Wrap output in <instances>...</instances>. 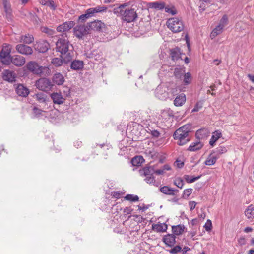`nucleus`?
<instances>
[{
    "label": "nucleus",
    "instance_id": "f257e3e1",
    "mask_svg": "<svg viewBox=\"0 0 254 254\" xmlns=\"http://www.w3.org/2000/svg\"><path fill=\"white\" fill-rule=\"evenodd\" d=\"M129 3V2L121 4L113 9V13L120 17L123 21L127 23L135 22L138 18L137 6L132 4L130 7H128Z\"/></svg>",
    "mask_w": 254,
    "mask_h": 254
},
{
    "label": "nucleus",
    "instance_id": "f03ea898",
    "mask_svg": "<svg viewBox=\"0 0 254 254\" xmlns=\"http://www.w3.org/2000/svg\"><path fill=\"white\" fill-rule=\"evenodd\" d=\"M56 49L61 53V57L65 62H70L72 60L73 48L67 39L60 38L56 42Z\"/></svg>",
    "mask_w": 254,
    "mask_h": 254
},
{
    "label": "nucleus",
    "instance_id": "7ed1b4c3",
    "mask_svg": "<svg viewBox=\"0 0 254 254\" xmlns=\"http://www.w3.org/2000/svg\"><path fill=\"white\" fill-rule=\"evenodd\" d=\"M190 131L186 126L177 129L173 134L174 139L178 140L179 145H183L190 140Z\"/></svg>",
    "mask_w": 254,
    "mask_h": 254
},
{
    "label": "nucleus",
    "instance_id": "20e7f679",
    "mask_svg": "<svg viewBox=\"0 0 254 254\" xmlns=\"http://www.w3.org/2000/svg\"><path fill=\"white\" fill-rule=\"evenodd\" d=\"M107 10V7L105 6H98L96 7L89 8L86 10L85 14H82L79 17V20L81 22H84L87 19L93 16L95 13L106 12Z\"/></svg>",
    "mask_w": 254,
    "mask_h": 254
},
{
    "label": "nucleus",
    "instance_id": "39448f33",
    "mask_svg": "<svg viewBox=\"0 0 254 254\" xmlns=\"http://www.w3.org/2000/svg\"><path fill=\"white\" fill-rule=\"evenodd\" d=\"M168 28L174 33H178L182 31L184 28L183 21L177 17L169 19L167 21Z\"/></svg>",
    "mask_w": 254,
    "mask_h": 254
},
{
    "label": "nucleus",
    "instance_id": "423d86ee",
    "mask_svg": "<svg viewBox=\"0 0 254 254\" xmlns=\"http://www.w3.org/2000/svg\"><path fill=\"white\" fill-rule=\"evenodd\" d=\"M26 67L27 69L33 74L40 76L45 75L44 72L49 70L48 67L39 66L36 62L33 61L28 62L26 64Z\"/></svg>",
    "mask_w": 254,
    "mask_h": 254
},
{
    "label": "nucleus",
    "instance_id": "0eeeda50",
    "mask_svg": "<svg viewBox=\"0 0 254 254\" xmlns=\"http://www.w3.org/2000/svg\"><path fill=\"white\" fill-rule=\"evenodd\" d=\"M154 173V169L152 166H146L139 170V174L142 177H145V181L149 184H153L155 183V179L153 176Z\"/></svg>",
    "mask_w": 254,
    "mask_h": 254
},
{
    "label": "nucleus",
    "instance_id": "6e6552de",
    "mask_svg": "<svg viewBox=\"0 0 254 254\" xmlns=\"http://www.w3.org/2000/svg\"><path fill=\"white\" fill-rule=\"evenodd\" d=\"M35 85L37 88L43 91H48L51 90L53 86V84L51 81L46 78H42L38 80L35 83Z\"/></svg>",
    "mask_w": 254,
    "mask_h": 254
},
{
    "label": "nucleus",
    "instance_id": "1a4fd4ad",
    "mask_svg": "<svg viewBox=\"0 0 254 254\" xmlns=\"http://www.w3.org/2000/svg\"><path fill=\"white\" fill-rule=\"evenodd\" d=\"M89 23L87 25L77 26L74 28V33L76 37L81 38L84 35L88 33L89 31Z\"/></svg>",
    "mask_w": 254,
    "mask_h": 254
},
{
    "label": "nucleus",
    "instance_id": "9d476101",
    "mask_svg": "<svg viewBox=\"0 0 254 254\" xmlns=\"http://www.w3.org/2000/svg\"><path fill=\"white\" fill-rule=\"evenodd\" d=\"M15 49L19 53L22 55H30L33 53L32 48L24 44H18Z\"/></svg>",
    "mask_w": 254,
    "mask_h": 254
},
{
    "label": "nucleus",
    "instance_id": "9b49d317",
    "mask_svg": "<svg viewBox=\"0 0 254 254\" xmlns=\"http://www.w3.org/2000/svg\"><path fill=\"white\" fill-rule=\"evenodd\" d=\"M89 29L103 32L105 30V25L100 20L94 21L89 23Z\"/></svg>",
    "mask_w": 254,
    "mask_h": 254
},
{
    "label": "nucleus",
    "instance_id": "f8f14e48",
    "mask_svg": "<svg viewBox=\"0 0 254 254\" xmlns=\"http://www.w3.org/2000/svg\"><path fill=\"white\" fill-rule=\"evenodd\" d=\"M15 91L18 96L22 97H26L29 94L28 88L21 84L17 85L15 88Z\"/></svg>",
    "mask_w": 254,
    "mask_h": 254
},
{
    "label": "nucleus",
    "instance_id": "ddd939ff",
    "mask_svg": "<svg viewBox=\"0 0 254 254\" xmlns=\"http://www.w3.org/2000/svg\"><path fill=\"white\" fill-rule=\"evenodd\" d=\"M35 49L39 52L44 53L49 48V44L45 40L39 41L35 45Z\"/></svg>",
    "mask_w": 254,
    "mask_h": 254
},
{
    "label": "nucleus",
    "instance_id": "4468645a",
    "mask_svg": "<svg viewBox=\"0 0 254 254\" xmlns=\"http://www.w3.org/2000/svg\"><path fill=\"white\" fill-rule=\"evenodd\" d=\"M11 63L14 65L21 67L25 63V59L20 55H14L11 57Z\"/></svg>",
    "mask_w": 254,
    "mask_h": 254
},
{
    "label": "nucleus",
    "instance_id": "2eb2a0df",
    "mask_svg": "<svg viewBox=\"0 0 254 254\" xmlns=\"http://www.w3.org/2000/svg\"><path fill=\"white\" fill-rule=\"evenodd\" d=\"M75 25V23L72 21L65 22L63 24L59 25L57 30L58 32H64L71 29Z\"/></svg>",
    "mask_w": 254,
    "mask_h": 254
},
{
    "label": "nucleus",
    "instance_id": "dca6fc26",
    "mask_svg": "<svg viewBox=\"0 0 254 254\" xmlns=\"http://www.w3.org/2000/svg\"><path fill=\"white\" fill-rule=\"evenodd\" d=\"M50 97L54 104H62L64 102L65 98L61 93L54 92L50 95Z\"/></svg>",
    "mask_w": 254,
    "mask_h": 254
},
{
    "label": "nucleus",
    "instance_id": "f3484780",
    "mask_svg": "<svg viewBox=\"0 0 254 254\" xmlns=\"http://www.w3.org/2000/svg\"><path fill=\"white\" fill-rule=\"evenodd\" d=\"M176 236L172 234H168L165 235L163 238V242L166 246L172 247L176 243Z\"/></svg>",
    "mask_w": 254,
    "mask_h": 254
},
{
    "label": "nucleus",
    "instance_id": "a211bd4d",
    "mask_svg": "<svg viewBox=\"0 0 254 254\" xmlns=\"http://www.w3.org/2000/svg\"><path fill=\"white\" fill-rule=\"evenodd\" d=\"M3 78L4 80L12 82L15 80V74L9 70H4L3 72Z\"/></svg>",
    "mask_w": 254,
    "mask_h": 254
},
{
    "label": "nucleus",
    "instance_id": "6ab92c4d",
    "mask_svg": "<svg viewBox=\"0 0 254 254\" xmlns=\"http://www.w3.org/2000/svg\"><path fill=\"white\" fill-rule=\"evenodd\" d=\"M159 190L162 193L169 195H175L179 192L178 190L173 189L166 186L161 187Z\"/></svg>",
    "mask_w": 254,
    "mask_h": 254
},
{
    "label": "nucleus",
    "instance_id": "aec40b11",
    "mask_svg": "<svg viewBox=\"0 0 254 254\" xmlns=\"http://www.w3.org/2000/svg\"><path fill=\"white\" fill-rule=\"evenodd\" d=\"M52 80L57 85H63L65 81L64 76L60 73L55 74L53 76Z\"/></svg>",
    "mask_w": 254,
    "mask_h": 254
},
{
    "label": "nucleus",
    "instance_id": "412c9836",
    "mask_svg": "<svg viewBox=\"0 0 254 254\" xmlns=\"http://www.w3.org/2000/svg\"><path fill=\"white\" fill-rule=\"evenodd\" d=\"M152 228L157 232H164L167 229V225L164 223L158 224H153L152 225Z\"/></svg>",
    "mask_w": 254,
    "mask_h": 254
},
{
    "label": "nucleus",
    "instance_id": "4be33fe9",
    "mask_svg": "<svg viewBox=\"0 0 254 254\" xmlns=\"http://www.w3.org/2000/svg\"><path fill=\"white\" fill-rule=\"evenodd\" d=\"M186 98L184 93H182L177 96L174 100V104L176 106H181L186 102Z\"/></svg>",
    "mask_w": 254,
    "mask_h": 254
},
{
    "label": "nucleus",
    "instance_id": "5701e85b",
    "mask_svg": "<svg viewBox=\"0 0 254 254\" xmlns=\"http://www.w3.org/2000/svg\"><path fill=\"white\" fill-rule=\"evenodd\" d=\"M218 158V156H217L215 154L212 152L207 158L204 164L207 166L213 165L216 163Z\"/></svg>",
    "mask_w": 254,
    "mask_h": 254
},
{
    "label": "nucleus",
    "instance_id": "b1692460",
    "mask_svg": "<svg viewBox=\"0 0 254 254\" xmlns=\"http://www.w3.org/2000/svg\"><path fill=\"white\" fill-rule=\"evenodd\" d=\"M185 228V227L183 225L179 224L176 226H172V234H174L175 236L181 235L183 233Z\"/></svg>",
    "mask_w": 254,
    "mask_h": 254
},
{
    "label": "nucleus",
    "instance_id": "393cba45",
    "mask_svg": "<svg viewBox=\"0 0 254 254\" xmlns=\"http://www.w3.org/2000/svg\"><path fill=\"white\" fill-rule=\"evenodd\" d=\"M33 97L40 103H46L47 100V95L41 92L35 94Z\"/></svg>",
    "mask_w": 254,
    "mask_h": 254
},
{
    "label": "nucleus",
    "instance_id": "a878e982",
    "mask_svg": "<svg viewBox=\"0 0 254 254\" xmlns=\"http://www.w3.org/2000/svg\"><path fill=\"white\" fill-rule=\"evenodd\" d=\"M170 55L172 60H178L181 58L180 49L178 47L172 49L170 50Z\"/></svg>",
    "mask_w": 254,
    "mask_h": 254
},
{
    "label": "nucleus",
    "instance_id": "bb28decb",
    "mask_svg": "<svg viewBox=\"0 0 254 254\" xmlns=\"http://www.w3.org/2000/svg\"><path fill=\"white\" fill-rule=\"evenodd\" d=\"M203 146L202 143L199 141L192 143L188 148V150L190 151H196L200 149Z\"/></svg>",
    "mask_w": 254,
    "mask_h": 254
},
{
    "label": "nucleus",
    "instance_id": "cd10ccee",
    "mask_svg": "<svg viewBox=\"0 0 254 254\" xmlns=\"http://www.w3.org/2000/svg\"><path fill=\"white\" fill-rule=\"evenodd\" d=\"M84 65L82 61L74 60L71 62V68L75 70H80L83 68Z\"/></svg>",
    "mask_w": 254,
    "mask_h": 254
},
{
    "label": "nucleus",
    "instance_id": "c85d7f7f",
    "mask_svg": "<svg viewBox=\"0 0 254 254\" xmlns=\"http://www.w3.org/2000/svg\"><path fill=\"white\" fill-rule=\"evenodd\" d=\"M34 41V37L32 35L27 34L20 36V41L23 43L29 44Z\"/></svg>",
    "mask_w": 254,
    "mask_h": 254
},
{
    "label": "nucleus",
    "instance_id": "c756f323",
    "mask_svg": "<svg viewBox=\"0 0 254 254\" xmlns=\"http://www.w3.org/2000/svg\"><path fill=\"white\" fill-rule=\"evenodd\" d=\"M149 7L152 8H154L159 10H162L165 8V4L163 2H150L148 4Z\"/></svg>",
    "mask_w": 254,
    "mask_h": 254
},
{
    "label": "nucleus",
    "instance_id": "7c9ffc66",
    "mask_svg": "<svg viewBox=\"0 0 254 254\" xmlns=\"http://www.w3.org/2000/svg\"><path fill=\"white\" fill-rule=\"evenodd\" d=\"M11 46L8 44H4L0 52V56H11Z\"/></svg>",
    "mask_w": 254,
    "mask_h": 254
},
{
    "label": "nucleus",
    "instance_id": "2f4dec72",
    "mask_svg": "<svg viewBox=\"0 0 254 254\" xmlns=\"http://www.w3.org/2000/svg\"><path fill=\"white\" fill-rule=\"evenodd\" d=\"M245 214L248 219H251L254 217V206L252 204L248 206L245 211Z\"/></svg>",
    "mask_w": 254,
    "mask_h": 254
},
{
    "label": "nucleus",
    "instance_id": "473e14b6",
    "mask_svg": "<svg viewBox=\"0 0 254 254\" xmlns=\"http://www.w3.org/2000/svg\"><path fill=\"white\" fill-rule=\"evenodd\" d=\"M144 161L143 158L141 156L134 157L131 161L133 166H138Z\"/></svg>",
    "mask_w": 254,
    "mask_h": 254
},
{
    "label": "nucleus",
    "instance_id": "72a5a7b5",
    "mask_svg": "<svg viewBox=\"0 0 254 254\" xmlns=\"http://www.w3.org/2000/svg\"><path fill=\"white\" fill-rule=\"evenodd\" d=\"M223 27L218 25L212 31L211 33V37L212 39L214 38L217 35L220 34L223 32Z\"/></svg>",
    "mask_w": 254,
    "mask_h": 254
},
{
    "label": "nucleus",
    "instance_id": "f704fd0d",
    "mask_svg": "<svg viewBox=\"0 0 254 254\" xmlns=\"http://www.w3.org/2000/svg\"><path fill=\"white\" fill-rule=\"evenodd\" d=\"M52 63L55 66H61L63 63L67 64L69 62H65L63 58L61 57L60 58H53L52 60Z\"/></svg>",
    "mask_w": 254,
    "mask_h": 254
},
{
    "label": "nucleus",
    "instance_id": "c9c22d12",
    "mask_svg": "<svg viewBox=\"0 0 254 254\" xmlns=\"http://www.w3.org/2000/svg\"><path fill=\"white\" fill-rule=\"evenodd\" d=\"M221 133L219 131H216L213 133L210 140L209 141V144L211 146H214L215 142L221 137Z\"/></svg>",
    "mask_w": 254,
    "mask_h": 254
},
{
    "label": "nucleus",
    "instance_id": "e433bc0d",
    "mask_svg": "<svg viewBox=\"0 0 254 254\" xmlns=\"http://www.w3.org/2000/svg\"><path fill=\"white\" fill-rule=\"evenodd\" d=\"M227 151V150L225 147L221 146L217 147L213 152L219 158L221 154L226 153Z\"/></svg>",
    "mask_w": 254,
    "mask_h": 254
},
{
    "label": "nucleus",
    "instance_id": "4c0bfd02",
    "mask_svg": "<svg viewBox=\"0 0 254 254\" xmlns=\"http://www.w3.org/2000/svg\"><path fill=\"white\" fill-rule=\"evenodd\" d=\"M192 80L191 74L190 72H187L184 74L183 83L185 85L190 84Z\"/></svg>",
    "mask_w": 254,
    "mask_h": 254
},
{
    "label": "nucleus",
    "instance_id": "58836bf2",
    "mask_svg": "<svg viewBox=\"0 0 254 254\" xmlns=\"http://www.w3.org/2000/svg\"><path fill=\"white\" fill-rule=\"evenodd\" d=\"M11 56H0L1 62L3 64L9 65L11 63Z\"/></svg>",
    "mask_w": 254,
    "mask_h": 254
},
{
    "label": "nucleus",
    "instance_id": "ea45409f",
    "mask_svg": "<svg viewBox=\"0 0 254 254\" xmlns=\"http://www.w3.org/2000/svg\"><path fill=\"white\" fill-rule=\"evenodd\" d=\"M200 177V176H198L197 177H193L188 175H185L184 176V179L187 183H191L198 180Z\"/></svg>",
    "mask_w": 254,
    "mask_h": 254
},
{
    "label": "nucleus",
    "instance_id": "a19ab883",
    "mask_svg": "<svg viewBox=\"0 0 254 254\" xmlns=\"http://www.w3.org/2000/svg\"><path fill=\"white\" fill-rule=\"evenodd\" d=\"M184 74L185 71L180 68H175L174 72V75L177 79H181Z\"/></svg>",
    "mask_w": 254,
    "mask_h": 254
},
{
    "label": "nucleus",
    "instance_id": "79ce46f5",
    "mask_svg": "<svg viewBox=\"0 0 254 254\" xmlns=\"http://www.w3.org/2000/svg\"><path fill=\"white\" fill-rule=\"evenodd\" d=\"M125 199L127 200H128L132 202L137 201L139 200V197L137 195L133 194H127L125 197Z\"/></svg>",
    "mask_w": 254,
    "mask_h": 254
},
{
    "label": "nucleus",
    "instance_id": "37998d69",
    "mask_svg": "<svg viewBox=\"0 0 254 254\" xmlns=\"http://www.w3.org/2000/svg\"><path fill=\"white\" fill-rule=\"evenodd\" d=\"M164 9L166 12L171 14L172 15H174L177 13L176 8L173 6L170 7L169 6H165Z\"/></svg>",
    "mask_w": 254,
    "mask_h": 254
},
{
    "label": "nucleus",
    "instance_id": "c03bdc74",
    "mask_svg": "<svg viewBox=\"0 0 254 254\" xmlns=\"http://www.w3.org/2000/svg\"><path fill=\"white\" fill-rule=\"evenodd\" d=\"M174 184L180 189H182L184 185V181L181 178H176Z\"/></svg>",
    "mask_w": 254,
    "mask_h": 254
},
{
    "label": "nucleus",
    "instance_id": "a18cd8bd",
    "mask_svg": "<svg viewBox=\"0 0 254 254\" xmlns=\"http://www.w3.org/2000/svg\"><path fill=\"white\" fill-rule=\"evenodd\" d=\"M228 18L227 15H224L220 21L219 25L222 27H224L228 24Z\"/></svg>",
    "mask_w": 254,
    "mask_h": 254
},
{
    "label": "nucleus",
    "instance_id": "49530a36",
    "mask_svg": "<svg viewBox=\"0 0 254 254\" xmlns=\"http://www.w3.org/2000/svg\"><path fill=\"white\" fill-rule=\"evenodd\" d=\"M192 190H193L191 188L184 190L183 197L184 198L188 197L192 193Z\"/></svg>",
    "mask_w": 254,
    "mask_h": 254
},
{
    "label": "nucleus",
    "instance_id": "de8ad7c7",
    "mask_svg": "<svg viewBox=\"0 0 254 254\" xmlns=\"http://www.w3.org/2000/svg\"><path fill=\"white\" fill-rule=\"evenodd\" d=\"M182 250V248L179 246L177 245L173 248H172L169 251L172 254H176L179 252H180Z\"/></svg>",
    "mask_w": 254,
    "mask_h": 254
},
{
    "label": "nucleus",
    "instance_id": "09e8293b",
    "mask_svg": "<svg viewBox=\"0 0 254 254\" xmlns=\"http://www.w3.org/2000/svg\"><path fill=\"white\" fill-rule=\"evenodd\" d=\"M204 227L205 228L206 231H209L212 229V223L210 220H207V222L205 223Z\"/></svg>",
    "mask_w": 254,
    "mask_h": 254
},
{
    "label": "nucleus",
    "instance_id": "8fccbe9b",
    "mask_svg": "<svg viewBox=\"0 0 254 254\" xmlns=\"http://www.w3.org/2000/svg\"><path fill=\"white\" fill-rule=\"evenodd\" d=\"M47 4L46 5L47 6H49L52 10H55L56 6L55 5V3L53 0H47Z\"/></svg>",
    "mask_w": 254,
    "mask_h": 254
},
{
    "label": "nucleus",
    "instance_id": "3c124183",
    "mask_svg": "<svg viewBox=\"0 0 254 254\" xmlns=\"http://www.w3.org/2000/svg\"><path fill=\"white\" fill-rule=\"evenodd\" d=\"M42 32L45 33L49 35H53L54 32L53 30L49 29L47 27H44L42 28Z\"/></svg>",
    "mask_w": 254,
    "mask_h": 254
},
{
    "label": "nucleus",
    "instance_id": "603ef678",
    "mask_svg": "<svg viewBox=\"0 0 254 254\" xmlns=\"http://www.w3.org/2000/svg\"><path fill=\"white\" fill-rule=\"evenodd\" d=\"M202 107V103L198 102L195 105L194 108L192 109V112L198 111Z\"/></svg>",
    "mask_w": 254,
    "mask_h": 254
},
{
    "label": "nucleus",
    "instance_id": "864d4df0",
    "mask_svg": "<svg viewBox=\"0 0 254 254\" xmlns=\"http://www.w3.org/2000/svg\"><path fill=\"white\" fill-rule=\"evenodd\" d=\"M179 92V90L177 88V87H174L173 88H172L170 91L169 92L168 94H171L172 96H174Z\"/></svg>",
    "mask_w": 254,
    "mask_h": 254
},
{
    "label": "nucleus",
    "instance_id": "5fc2aeb1",
    "mask_svg": "<svg viewBox=\"0 0 254 254\" xmlns=\"http://www.w3.org/2000/svg\"><path fill=\"white\" fill-rule=\"evenodd\" d=\"M122 194L123 193L121 191H114L112 193L113 196L117 199L120 198Z\"/></svg>",
    "mask_w": 254,
    "mask_h": 254
},
{
    "label": "nucleus",
    "instance_id": "6e6d98bb",
    "mask_svg": "<svg viewBox=\"0 0 254 254\" xmlns=\"http://www.w3.org/2000/svg\"><path fill=\"white\" fill-rule=\"evenodd\" d=\"M132 211V209L130 207H127L124 209L123 213L126 215L129 214L131 213Z\"/></svg>",
    "mask_w": 254,
    "mask_h": 254
},
{
    "label": "nucleus",
    "instance_id": "4d7b16f0",
    "mask_svg": "<svg viewBox=\"0 0 254 254\" xmlns=\"http://www.w3.org/2000/svg\"><path fill=\"white\" fill-rule=\"evenodd\" d=\"M189 204L190 207V210H192L195 208L196 203L194 201H191L189 202Z\"/></svg>",
    "mask_w": 254,
    "mask_h": 254
},
{
    "label": "nucleus",
    "instance_id": "13d9d810",
    "mask_svg": "<svg viewBox=\"0 0 254 254\" xmlns=\"http://www.w3.org/2000/svg\"><path fill=\"white\" fill-rule=\"evenodd\" d=\"M33 111L35 114L36 115H40L43 111L37 107H34L33 108Z\"/></svg>",
    "mask_w": 254,
    "mask_h": 254
},
{
    "label": "nucleus",
    "instance_id": "bf43d9fd",
    "mask_svg": "<svg viewBox=\"0 0 254 254\" xmlns=\"http://www.w3.org/2000/svg\"><path fill=\"white\" fill-rule=\"evenodd\" d=\"M205 8H206V6H205V4L204 3V2L201 3V4L200 5V6H199V10L200 11V12H202L204 11L205 10Z\"/></svg>",
    "mask_w": 254,
    "mask_h": 254
},
{
    "label": "nucleus",
    "instance_id": "052dcab7",
    "mask_svg": "<svg viewBox=\"0 0 254 254\" xmlns=\"http://www.w3.org/2000/svg\"><path fill=\"white\" fill-rule=\"evenodd\" d=\"M151 134L154 137H158L160 135L159 132L156 130L151 131Z\"/></svg>",
    "mask_w": 254,
    "mask_h": 254
},
{
    "label": "nucleus",
    "instance_id": "680f3d73",
    "mask_svg": "<svg viewBox=\"0 0 254 254\" xmlns=\"http://www.w3.org/2000/svg\"><path fill=\"white\" fill-rule=\"evenodd\" d=\"M164 172L163 171V170L162 169L160 168L158 170H154V173H155L157 175H162L163 174Z\"/></svg>",
    "mask_w": 254,
    "mask_h": 254
},
{
    "label": "nucleus",
    "instance_id": "e2e57ef3",
    "mask_svg": "<svg viewBox=\"0 0 254 254\" xmlns=\"http://www.w3.org/2000/svg\"><path fill=\"white\" fill-rule=\"evenodd\" d=\"M203 131V129H199L197 130L196 132V136L198 138H202V136H201V133Z\"/></svg>",
    "mask_w": 254,
    "mask_h": 254
},
{
    "label": "nucleus",
    "instance_id": "0e129e2a",
    "mask_svg": "<svg viewBox=\"0 0 254 254\" xmlns=\"http://www.w3.org/2000/svg\"><path fill=\"white\" fill-rule=\"evenodd\" d=\"M161 169H162V170H163V171L165 172V171L166 170H170L171 169V168L169 165L165 164L162 167Z\"/></svg>",
    "mask_w": 254,
    "mask_h": 254
},
{
    "label": "nucleus",
    "instance_id": "69168bd1",
    "mask_svg": "<svg viewBox=\"0 0 254 254\" xmlns=\"http://www.w3.org/2000/svg\"><path fill=\"white\" fill-rule=\"evenodd\" d=\"M190 250V248L188 247H184L182 250H181L183 254H185L186 253V252Z\"/></svg>",
    "mask_w": 254,
    "mask_h": 254
},
{
    "label": "nucleus",
    "instance_id": "338daca9",
    "mask_svg": "<svg viewBox=\"0 0 254 254\" xmlns=\"http://www.w3.org/2000/svg\"><path fill=\"white\" fill-rule=\"evenodd\" d=\"M176 165L178 168H182L184 165V163L181 161H176Z\"/></svg>",
    "mask_w": 254,
    "mask_h": 254
},
{
    "label": "nucleus",
    "instance_id": "774afa93",
    "mask_svg": "<svg viewBox=\"0 0 254 254\" xmlns=\"http://www.w3.org/2000/svg\"><path fill=\"white\" fill-rule=\"evenodd\" d=\"M248 77L249 79L253 83H254V75L251 74H248Z\"/></svg>",
    "mask_w": 254,
    "mask_h": 254
}]
</instances>
